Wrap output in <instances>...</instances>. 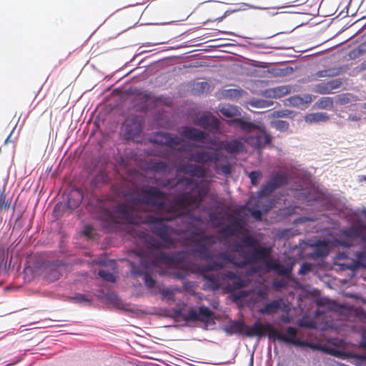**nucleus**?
<instances>
[{
  "instance_id": "4",
  "label": "nucleus",
  "mask_w": 366,
  "mask_h": 366,
  "mask_svg": "<svg viewBox=\"0 0 366 366\" xmlns=\"http://www.w3.org/2000/svg\"><path fill=\"white\" fill-rule=\"evenodd\" d=\"M195 234L199 235L197 233ZM199 235V238L194 236L189 238V240L196 246L192 252L200 259L212 262L214 255L212 253L210 247L216 242V237L212 234H205L204 232H200Z\"/></svg>"
},
{
  "instance_id": "7",
  "label": "nucleus",
  "mask_w": 366,
  "mask_h": 366,
  "mask_svg": "<svg viewBox=\"0 0 366 366\" xmlns=\"http://www.w3.org/2000/svg\"><path fill=\"white\" fill-rule=\"evenodd\" d=\"M142 238L149 246V249L147 251L135 250L134 252L140 258V267H144L142 261L154 260L157 253L161 252L160 249L163 247V245L162 242L149 234L143 233Z\"/></svg>"
},
{
  "instance_id": "1",
  "label": "nucleus",
  "mask_w": 366,
  "mask_h": 366,
  "mask_svg": "<svg viewBox=\"0 0 366 366\" xmlns=\"http://www.w3.org/2000/svg\"><path fill=\"white\" fill-rule=\"evenodd\" d=\"M142 193L141 195L134 197L133 202L134 204H144L156 207L157 209L167 214L165 217L148 215L146 222L152 224L151 230L152 233L158 236L167 247H169L174 246L176 241L171 237L169 227L164 223V221H172L182 216L183 212L182 209L188 207H199L204 199V192L199 191L194 195L189 193H183L178 195L174 197L172 203L158 202L157 199H164L167 195L156 187H144L142 189Z\"/></svg>"
},
{
  "instance_id": "46",
  "label": "nucleus",
  "mask_w": 366,
  "mask_h": 366,
  "mask_svg": "<svg viewBox=\"0 0 366 366\" xmlns=\"http://www.w3.org/2000/svg\"><path fill=\"white\" fill-rule=\"evenodd\" d=\"M292 267H285L282 264L280 263V267L276 269L275 272L280 275H289L292 272Z\"/></svg>"
},
{
  "instance_id": "53",
  "label": "nucleus",
  "mask_w": 366,
  "mask_h": 366,
  "mask_svg": "<svg viewBox=\"0 0 366 366\" xmlns=\"http://www.w3.org/2000/svg\"><path fill=\"white\" fill-rule=\"evenodd\" d=\"M266 267L269 270H273L275 272L276 269H277L280 267L279 262H274L269 260V259H267V261L265 262Z\"/></svg>"
},
{
  "instance_id": "26",
  "label": "nucleus",
  "mask_w": 366,
  "mask_h": 366,
  "mask_svg": "<svg viewBox=\"0 0 366 366\" xmlns=\"http://www.w3.org/2000/svg\"><path fill=\"white\" fill-rule=\"evenodd\" d=\"M284 302L282 299L274 300L271 302L266 304L264 307L260 308L259 312L263 315L275 314L279 310L282 308Z\"/></svg>"
},
{
  "instance_id": "14",
  "label": "nucleus",
  "mask_w": 366,
  "mask_h": 366,
  "mask_svg": "<svg viewBox=\"0 0 366 366\" xmlns=\"http://www.w3.org/2000/svg\"><path fill=\"white\" fill-rule=\"evenodd\" d=\"M214 312L207 307L201 306L197 312L194 309H190L184 315L186 321L209 322L212 320Z\"/></svg>"
},
{
  "instance_id": "36",
  "label": "nucleus",
  "mask_w": 366,
  "mask_h": 366,
  "mask_svg": "<svg viewBox=\"0 0 366 366\" xmlns=\"http://www.w3.org/2000/svg\"><path fill=\"white\" fill-rule=\"evenodd\" d=\"M252 201V199H251L245 206H242L239 209V211L241 212L242 210H244L245 209H247V210L250 213L252 217H253L257 220H261L262 212L259 209H253L251 207H249Z\"/></svg>"
},
{
  "instance_id": "23",
  "label": "nucleus",
  "mask_w": 366,
  "mask_h": 366,
  "mask_svg": "<svg viewBox=\"0 0 366 366\" xmlns=\"http://www.w3.org/2000/svg\"><path fill=\"white\" fill-rule=\"evenodd\" d=\"M314 251L311 254V257L320 258L328 255L330 252L329 244L325 240H318L314 245Z\"/></svg>"
},
{
  "instance_id": "28",
  "label": "nucleus",
  "mask_w": 366,
  "mask_h": 366,
  "mask_svg": "<svg viewBox=\"0 0 366 366\" xmlns=\"http://www.w3.org/2000/svg\"><path fill=\"white\" fill-rule=\"evenodd\" d=\"M247 325L243 321H233L227 327V332L229 334H245Z\"/></svg>"
},
{
  "instance_id": "29",
  "label": "nucleus",
  "mask_w": 366,
  "mask_h": 366,
  "mask_svg": "<svg viewBox=\"0 0 366 366\" xmlns=\"http://www.w3.org/2000/svg\"><path fill=\"white\" fill-rule=\"evenodd\" d=\"M179 184H183L186 186H192L191 188L192 191L193 192L192 195L197 194L199 191H202V192H204V197L206 194V192L203 189L199 188L197 184L194 183L193 179L191 177H184L179 179L175 184H171V187ZM189 193L190 194V192Z\"/></svg>"
},
{
  "instance_id": "9",
  "label": "nucleus",
  "mask_w": 366,
  "mask_h": 366,
  "mask_svg": "<svg viewBox=\"0 0 366 366\" xmlns=\"http://www.w3.org/2000/svg\"><path fill=\"white\" fill-rule=\"evenodd\" d=\"M187 258V252L186 251H179L167 254L163 252L157 253L155 259L146 261L142 260V264L144 268L152 267L159 262L164 263H183Z\"/></svg>"
},
{
  "instance_id": "52",
  "label": "nucleus",
  "mask_w": 366,
  "mask_h": 366,
  "mask_svg": "<svg viewBox=\"0 0 366 366\" xmlns=\"http://www.w3.org/2000/svg\"><path fill=\"white\" fill-rule=\"evenodd\" d=\"M9 203L6 200V196L3 192H0V209H7Z\"/></svg>"
},
{
  "instance_id": "2",
  "label": "nucleus",
  "mask_w": 366,
  "mask_h": 366,
  "mask_svg": "<svg viewBox=\"0 0 366 366\" xmlns=\"http://www.w3.org/2000/svg\"><path fill=\"white\" fill-rule=\"evenodd\" d=\"M337 243L344 247H350L358 244L361 251L356 252L355 257L357 265L366 267V235L359 227L352 226L344 230L342 235L336 240Z\"/></svg>"
},
{
  "instance_id": "11",
  "label": "nucleus",
  "mask_w": 366,
  "mask_h": 366,
  "mask_svg": "<svg viewBox=\"0 0 366 366\" xmlns=\"http://www.w3.org/2000/svg\"><path fill=\"white\" fill-rule=\"evenodd\" d=\"M287 177L285 174L277 172L268 182L262 186L260 190L257 192L258 197H268L277 189L287 184Z\"/></svg>"
},
{
  "instance_id": "61",
  "label": "nucleus",
  "mask_w": 366,
  "mask_h": 366,
  "mask_svg": "<svg viewBox=\"0 0 366 366\" xmlns=\"http://www.w3.org/2000/svg\"><path fill=\"white\" fill-rule=\"evenodd\" d=\"M222 171L224 174H228L231 172V168L229 166L225 165L222 167Z\"/></svg>"
},
{
  "instance_id": "45",
  "label": "nucleus",
  "mask_w": 366,
  "mask_h": 366,
  "mask_svg": "<svg viewBox=\"0 0 366 366\" xmlns=\"http://www.w3.org/2000/svg\"><path fill=\"white\" fill-rule=\"evenodd\" d=\"M224 95L230 99H236L241 97L242 91L235 89H229L224 91Z\"/></svg>"
},
{
  "instance_id": "6",
  "label": "nucleus",
  "mask_w": 366,
  "mask_h": 366,
  "mask_svg": "<svg viewBox=\"0 0 366 366\" xmlns=\"http://www.w3.org/2000/svg\"><path fill=\"white\" fill-rule=\"evenodd\" d=\"M144 121L142 117L130 115L124 121L122 126L124 138L127 140H134L139 137L142 132Z\"/></svg>"
},
{
  "instance_id": "49",
  "label": "nucleus",
  "mask_w": 366,
  "mask_h": 366,
  "mask_svg": "<svg viewBox=\"0 0 366 366\" xmlns=\"http://www.w3.org/2000/svg\"><path fill=\"white\" fill-rule=\"evenodd\" d=\"M73 299L79 303L89 304L91 302V300L84 294H77Z\"/></svg>"
},
{
  "instance_id": "38",
  "label": "nucleus",
  "mask_w": 366,
  "mask_h": 366,
  "mask_svg": "<svg viewBox=\"0 0 366 366\" xmlns=\"http://www.w3.org/2000/svg\"><path fill=\"white\" fill-rule=\"evenodd\" d=\"M231 224L237 234H243L246 230L245 223L241 218H236Z\"/></svg>"
},
{
  "instance_id": "57",
  "label": "nucleus",
  "mask_w": 366,
  "mask_h": 366,
  "mask_svg": "<svg viewBox=\"0 0 366 366\" xmlns=\"http://www.w3.org/2000/svg\"><path fill=\"white\" fill-rule=\"evenodd\" d=\"M92 231H93V229L92 227L86 226L84 228V233L85 234V235H86L88 237H91L92 235Z\"/></svg>"
},
{
  "instance_id": "58",
  "label": "nucleus",
  "mask_w": 366,
  "mask_h": 366,
  "mask_svg": "<svg viewBox=\"0 0 366 366\" xmlns=\"http://www.w3.org/2000/svg\"><path fill=\"white\" fill-rule=\"evenodd\" d=\"M97 180H101L103 182H107L108 181V177L107 175L104 174L103 173H100L98 174L96 177Z\"/></svg>"
},
{
  "instance_id": "13",
  "label": "nucleus",
  "mask_w": 366,
  "mask_h": 366,
  "mask_svg": "<svg viewBox=\"0 0 366 366\" xmlns=\"http://www.w3.org/2000/svg\"><path fill=\"white\" fill-rule=\"evenodd\" d=\"M115 212L124 222L132 224H138L140 222L138 211L133 206L121 204L117 206Z\"/></svg>"
},
{
  "instance_id": "19",
  "label": "nucleus",
  "mask_w": 366,
  "mask_h": 366,
  "mask_svg": "<svg viewBox=\"0 0 366 366\" xmlns=\"http://www.w3.org/2000/svg\"><path fill=\"white\" fill-rule=\"evenodd\" d=\"M196 124L211 132H217L219 128V119L211 114H204L202 115L199 118Z\"/></svg>"
},
{
  "instance_id": "15",
  "label": "nucleus",
  "mask_w": 366,
  "mask_h": 366,
  "mask_svg": "<svg viewBox=\"0 0 366 366\" xmlns=\"http://www.w3.org/2000/svg\"><path fill=\"white\" fill-rule=\"evenodd\" d=\"M272 248L271 247H259L258 246L253 249L252 253H249L247 260L245 262V267L248 264H252L259 262H264V263L269 259Z\"/></svg>"
},
{
  "instance_id": "21",
  "label": "nucleus",
  "mask_w": 366,
  "mask_h": 366,
  "mask_svg": "<svg viewBox=\"0 0 366 366\" xmlns=\"http://www.w3.org/2000/svg\"><path fill=\"white\" fill-rule=\"evenodd\" d=\"M342 84L340 79H335L327 82H321L315 86L314 91L322 94L332 93L335 89H339Z\"/></svg>"
},
{
  "instance_id": "56",
  "label": "nucleus",
  "mask_w": 366,
  "mask_h": 366,
  "mask_svg": "<svg viewBox=\"0 0 366 366\" xmlns=\"http://www.w3.org/2000/svg\"><path fill=\"white\" fill-rule=\"evenodd\" d=\"M349 98L346 95L339 96L338 102L341 104H345L349 102Z\"/></svg>"
},
{
  "instance_id": "37",
  "label": "nucleus",
  "mask_w": 366,
  "mask_h": 366,
  "mask_svg": "<svg viewBox=\"0 0 366 366\" xmlns=\"http://www.w3.org/2000/svg\"><path fill=\"white\" fill-rule=\"evenodd\" d=\"M177 291H179V289L159 288V292L162 295V297L170 301H174L175 292Z\"/></svg>"
},
{
  "instance_id": "20",
  "label": "nucleus",
  "mask_w": 366,
  "mask_h": 366,
  "mask_svg": "<svg viewBox=\"0 0 366 366\" xmlns=\"http://www.w3.org/2000/svg\"><path fill=\"white\" fill-rule=\"evenodd\" d=\"M222 280H233L231 290H238L245 287L247 285V281L241 278L240 275L232 271H227L221 274Z\"/></svg>"
},
{
  "instance_id": "54",
  "label": "nucleus",
  "mask_w": 366,
  "mask_h": 366,
  "mask_svg": "<svg viewBox=\"0 0 366 366\" xmlns=\"http://www.w3.org/2000/svg\"><path fill=\"white\" fill-rule=\"evenodd\" d=\"M357 53L359 55L366 53V41L358 46Z\"/></svg>"
},
{
  "instance_id": "22",
  "label": "nucleus",
  "mask_w": 366,
  "mask_h": 366,
  "mask_svg": "<svg viewBox=\"0 0 366 366\" xmlns=\"http://www.w3.org/2000/svg\"><path fill=\"white\" fill-rule=\"evenodd\" d=\"M130 265L132 267V273L134 275H142L144 274V281L146 287L149 289H152L154 287L156 284L155 280L151 277L149 274L145 272L147 268H144L140 267L139 265L136 264L134 262H130ZM149 267H148L149 269Z\"/></svg>"
},
{
  "instance_id": "63",
  "label": "nucleus",
  "mask_w": 366,
  "mask_h": 366,
  "mask_svg": "<svg viewBox=\"0 0 366 366\" xmlns=\"http://www.w3.org/2000/svg\"><path fill=\"white\" fill-rule=\"evenodd\" d=\"M329 301V300L327 299H321L318 301V305H325L327 304V302Z\"/></svg>"
},
{
  "instance_id": "42",
  "label": "nucleus",
  "mask_w": 366,
  "mask_h": 366,
  "mask_svg": "<svg viewBox=\"0 0 366 366\" xmlns=\"http://www.w3.org/2000/svg\"><path fill=\"white\" fill-rule=\"evenodd\" d=\"M244 246L242 244L234 243L233 244V251L239 254L240 256L242 257L243 260H247V257H248L249 253L245 249H244Z\"/></svg>"
},
{
  "instance_id": "40",
  "label": "nucleus",
  "mask_w": 366,
  "mask_h": 366,
  "mask_svg": "<svg viewBox=\"0 0 366 366\" xmlns=\"http://www.w3.org/2000/svg\"><path fill=\"white\" fill-rule=\"evenodd\" d=\"M209 219L214 227H219L223 224V218L220 217L216 212L209 213Z\"/></svg>"
},
{
  "instance_id": "60",
  "label": "nucleus",
  "mask_w": 366,
  "mask_h": 366,
  "mask_svg": "<svg viewBox=\"0 0 366 366\" xmlns=\"http://www.w3.org/2000/svg\"><path fill=\"white\" fill-rule=\"evenodd\" d=\"M360 347L366 350V332L363 333L362 340L360 342Z\"/></svg>"
},
{
  "instance_id": "32",
  "label": "nucleus",
  "mask_w": 366,
  "mask_h": 366,
  "mask_svg": "<svg viewBox=\"0 0 366 366\" xmlns=\"http://www.w3.org/2000/svg\"><path fill=\"white\" fill-rule=\"evenodd\" d=\"M315 104L318 109L332 110L334 107L333 99L329 97H321Z\"/></svg>"
},
{
  "instance_id": "17",
  "label": "nucleus",
  "mask_w": 366,
  "mask_h": 366,
  "mask_svg": "<svg viewBox=\"0 0 366 366\" xmlns=\"http://www.w3.org/2000/svg\"><path fill=\"white\" fill-rule=\"evenodd\" d=\"M207 270H203L202 267L198 268L197 271L192 270V272H198L202 275L203 280L205 282L204 289L212 291L217 290L221 286V276L219 274H204Z\"/></svg>"
},
{
  "instance_id": "30",
  "label": "nucleus",
  "mask_w": 366,
  "mask_h": 366,
  "mask_svg": "<svg viewBox=\"0 0 366 366\" xmlns=\"http://www.w3.org/2000/svg\"><path fill=\"white\" fill-rule=\"evenodd\" d=\"M179 184H183L186 186H192L191 188L192 191L193 192L192 195L197 194L199 191H202V192H204V197L206 194V192L203 189L199 188L197 184L194 183L193 179L191 177H184L179 179L175 184H171V187ZM189 193L190 194V192Z\"/></svg>"
},
{
  "instance_id": "48",
  "label": "nucleus",
  "mask_w": 366,
  "mask_h": 366,
  "mask_svg": "<svg viewBox=\"0 0 366 366\" xmlns=\"http://www.w3.org/2000/svg\"><path fill=\"white\" fill-rule=\"evenodd\" d=\"M336 74L334 73L331 69L321 70L317 71L315 74V76L317 78L322 77H332L334 76Z\"/></svg>"
},
{
  "instance_id": "55",
  "label": "nucleus",
  "mask_w": 366,
  "mask_h": 366,
  "mask_svg": "<svg viewBox=\"0 0 366 366\" xmlns=\"http://www.w3.org/2000/svg\"><path fill=\"white\" fill-rule=\"evenodd\" d=\"M286 285L284 281H275L273 282V286L275 289H280L285 287Z\"/></svg>"
},
{
  "instance_id": "50",
  "label": "nucleus",
  "mask_w": 366,
  "mask_h": 366,
  "mask_svg": "<svg viewBox=\"0 0 366 366\" xmlns=\"http://www.w3.org/2000/svg\"><path fill=\"white\" fill-rule=\"evenodd\" d=\"M148 162L149 163V164L152 163H155V164L153 166V169L155 171H164L166 169V167H167L166 162H167L160 161V162Z\"/></svg>"
},
{
  "instance_id": "33",
  "label": "nucleus",
  "mask_w": 366,
  "mask_h": 366,
  "mask_svg": "<svg viewBox=\"0 0 366 366\" xmlns=\"http://www.w3.org/2000/svg\"><path fill=\"white\" fill-rule=\"evenodd\" d=\"M187 173L191 174L192 176H195L198 177H203L205 175V169L200 166L197 165H189L185 169Z\"/></svg>"
},
{
  "instance_id": "44",
  "label": "nucleus",
  "mask_w": 366,
  "mask_h": 366,
  "mask_svg": "<svg viewBox=\"0 0 366 366\" xmlns=\"http://www.w3.org/2000/svg\"><path fill=\"white\" fill-rule=\"evenodd\" d=\"M189 275V269L187 268H182L174 272L172 277L174 279L183 280Z\"/></svg>"
},
{
  "instance_id": "59",
  "label": "nucleus",
  "mask_w": 366,
  "mask_h": 366,
  "mask_svg": "<svg viewBox=\"0 0 366 366\" xmlns=\"http://www.w3.org/2000/svg\"><path fill=\"white\" fill-rule=\"evenodd\" d=\"M252 105L257 107H264L267 104H266L265 101L262 100V101H257L255 103H252Z\"/></svg>"
},
{
  "instance_id": "51",
  "label": "nucleus",
  "mask_w": 366,
  "mask_h": 366,
  "mask_svg": "<svg viewBox=\"0 0 366 366\" xmlns=\"http://www.w3.org/2000/svg\"><path fill=\"white\" fill-rule=\"evenodd\" d=\"M312 270V265L310 263H303L299 269L300 274H306Z\"/></svg>"
},
{
  "instance_id": "47",
  "label": "nucleus",
  "mask_w": 366,
  "mask_h": 366,
  "mask_svg": "<svg viewBox=\"0 0 366 366\" xmlns=\"http://www.w3.org/2000/svg\"><path fill=\"white\" fill-rule=\"evenodd\" d=\"M261 173L257 171L251 172L249 174V177L251 179V182L254 186H257L258 184L259 179L261 177Z\"/></svg>"
},
{
  "instance_id": "41",
  "label": "nucleus",
  "mask_w": 366,
  "mask_h": 366,
  "mask_svg": "<svg viewBox=\"0 0 366 366\" xmlns=\"http://www.w3.org/2000/svg\"><path fill=\"white\" fill-rule=\"evenodd\" d=\"M272 126L277 130L287 131L289 129L290 124L287 121L275 120L272 122Z\"/></svg>"
},
{
  "instance_id": "12",
  "label": "nucleus",
  "mask_w": 366,
  "mask_h": 366,
  "mask_svg": "<svg viewBox=\"0 0 366 366\" xmlns=\"http://www.w3.org/2000/svg\"><path fill=\"white\" fill-rule=\"evenodd\" d=\"M274 330V326L269 323L262 324L257 321L251 326L247 325L245 335L249 337L254 336L262 337L267 334L269 337L273 339Z\"/></svg>"
},
{
  "instance_id": "5",
  "label": "nucleus",
  "mask_w": 366,
  "mask_h": 366,
  "mask_svg": "<svg viewBox=\"0 0 366 366\" xmlns=\"http://www.w3.org/2000/svg\"><path fill=\"white\" fill-rule=\"evenodd\" d=\"M153 143L164 147L168 152H182L187 148V142L181 137L167 132H157L151 139Z\"/></svg>"
},
{
  "instance_id": "27",
  "label": "nucleus",
  "mask_w": 366,
  "mask_h": 366,
  "mask_svg": "<svg viewBox=\"0 0 366 366\" xmlns=\"http://www.w3.org/2000/svg\"><path fill=\"white\" fill-rule=\"evenodd\" d=\"M101 219L104 222L103 227L109 230L116 227L118 224L115 215L109 210H104Z\"/></svg>"
},
{
  "instance_id": "31",
  "label": "nucleus",
  "mask_w": 366,
  "mask_h": 366,
  "mask_svg": "<svg viewBox=\"0 0 366 366\" xmlns=\"http://www.w3.org/2000/svg\"><path fill=\"white\" fill-rule=\"evenodd\" d=\"M305 119L306 122L310 124L325 122L329 120V116L327 113L323 112L311 113L307 114Z\"/></svg>"
},
{
  "instance_id": "64",
  "label": "nucleus",
  "mask_w": 366,
  "mask_h": 366,
  "mask_svg": "<svg viewBox=\"0 0 366 366\" xmlns=\"http://www.w3.org/2000/svg\"><path fill=\"white\" fill-rule=\"evenodd\" d=\"M300 325L303 326V327H308V328H314L315 327L314 323H312V322H309V323H306V324H300Z\"/></svg>"
},
{
  "instance_id": "18",
  "label": "nucleus",
  "mask_w": 366,
  "mask_h": 366,
  "mask_svg": "<svg viewBox=\"0 0 366 366\" xmlns=\"http://www.w3.org/2000/svg\"><path fill=\"white\" fill-rule=\"evenodd\" d=\"M219 149L230 155H236L244 150V144L237 139L222 141L219 144Z\"/></svg>"
},
{
  "instance_id": "25",
  "label": "nucleus",
  "mask_w": 366,
  "mask_h": 366,
  "mask_svg": "<svg viewBox=\"0 0 366 366\" xmlns=\"http://www.w3.org/2000/svg\"><path fill=\"white\" fill-rule=\"evenodd\" d=\"M219 112L225 117L234 118V119L229 122L230 125L235 124L238 126L237 123L233 122L235 119L239 118L241 116V113L237 107L232 105L222 107L219 108Z\"/></svg>"
},
{
  "instance_id": "10",
  "label": "nucleus",
  "mask_w": 366,
  "mask_h": 366,
  "mask_svg": "<svg viewBox=\"0 0 366 366\" xmlns=\"http://www.w3.org/2000/svg\"><path fill=\"white\" fill-rule=\"evenodd\" d=\"M278 340L285 343L291 344L298 347H310L315 348L316 345L309 343L307 341H301L297 339V330L294 327H288L286 329V335H283L277 329L274 331L273 340Z\"/></svg>"
},
{
  "instance_id": "43",
  "label": "nucleus",
  "mask_w": 366,
  "mask_h": 366,
  "mask_svg": "<svg viewBox=\"0 0 366 366\" xmlns=\"http://www.w3.org/2000/svg\"><path fill=\"white\" fill-rule=\"evenodd\" d=\"M219 233L226 237H232L237 234L231 223L223 227Z\"/></svg>"
},
{
  "instance_id": "8",
  "label": "nucleus",
  "mask_w": 366,
  "mask_h": 366,
  "mask_svg": "<svg viewBox=\"0 0 366 366\" xmlns=\"http://www.w3.org/2000/svg\"><path fill=\"white\" fill-rule=\"evenodd\" d=\"M219 260H214L211 264L203 266V270H220L222 269L227 264V263H231L234 267L242 269L245 267V262L244 260L237 261L234 255L228 253L226 251H222L218 253L216 256Z\"/></svg>"
},
{
  "instance_id": "62",
  "label": "nucleus",
  "mask_w": 366,
  "mask_h": 366,
  "mask_svg": "<svg viewBox=\"0 0 366 366\" xmlns=\"http://www.w3.org/2000/svg\"><path fill=\"white\" fill-rule=\"evenodd\" d=\"M281 321L284 323H289L291 321V319L290 317H289L288 316H283L281 318Z\"/></svg>"
},
{
  "instance_id": "34",
  "label": "nucleus",
  "mask_w": 366,
  "mask_h": 366,
  "mask_svg": "<svg viewBox=\"0 0 366 366\" xmlns=\"http://www.w3.org/2000/svg\"><path fill=\"white\" fill-rule=\"evenodd\" d=\"M241 243L243 244L245 247H251L252 249H254L259 245V242L252 235H245L242 239Z\"/></svg>"
},
{
  "instance_id": "35",
  "label": "nucleus",
  "mask_w": 366,
  "mask_h": 366,
  "mask_svg": "<svg viewBox=\"0 0 366 366\" xmlns=\"http://www.w3.org/2000/svg\"><path fill=\"white\" fill-rule=\"evenodd\" d=\"M60 277V272L56 267H49L46 269L45 279L47 282H52L57 280Z\"/></svg>"
},
{
  "instance_id": "3",
  "label": "nucleus",
  "mask_w": 366,
  "mask_h": 366,
  "mask_svg": "<svg viewBox=\"0 0 366 366\" xmlns=\"http://www.w3.org/2000/svg\"><path fill=\"white\" fill-rule=\"evenodd\" d=\"M234 122L238 124L242 130L245 132H253L257 129L259 132L253 137H250L248 139L249 144L252 147L261 149L269 144L272 141V137L266 131L265 127L260 124L257 125L252 122L243 120L241 118L235 119Z\"/></svg>"
},
{
  "instance_id": "16",
  "label": "nucleus",
  "mask_w": 366,
  "mask_h": 366,
  "mask_svg": "<svg viewBox=\"0 0 366 366\" xmlns=\"http://www.w3.org/2000/svg\"><path fill=\"white\" fill-rule=\"evenodd\" d=\"M179 134L185 139L202 144L206 143L208 138V134L206 132L188 126L181 127Z\"/></svg>"
},
{
  "instance_id": "39",
  "label": "nucleus",
  "mask_w": 366,
  "mask_h": 366,
  "mask_svg": "<svg viewBox=\"0 0 366 366\" xmlns=\"http://www.w3.org/2000/svg\"><path fill=\"white\" fill-rule=\"evenodd\" d=\"M98 274L107 282H114L116 281V277L112 272L107 270L100 269L98 272Z\"/></svg>"
},
{
  "instance_id": "24",
  "label": "nucleus",
  "mask_w": 366,
  "mask_h": 366,
  "mask_svg": "<svg viewBox=\"0 0 366 366\" xmlns=\"http://www.w3.org/2000/svg\"><path fill=\"white\" fill-rule=\"evenodd\" d=\"M82 191L79 189H73L68 194L67 204L70 209L76 208L83 199Z\"/></svg>"
}]
</instances>
